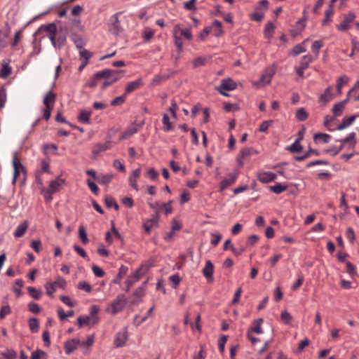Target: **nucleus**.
Here are the masks:
<instances>
[{"mask_svg":"<svg viewBox=\"0 0 359 359\" xmlns=\"http://www.w3.org/2000/svg\"><path fill=\"white\" fill-rule=\"evenodd\" d=\"M122 72H123V71L111 69H104L98 72L97 77H102V79H104L102 85V89H106L113 83L117 82L121 78V74Z\"/></svg>","mask_w":359,"mask_h":359,"instance_id":"obj_1","label":"nucleus"},{"mask_svg":"<svg viewBox=\"0 0 359 359\" xmlns=\"http://www.w3.org/2000/svg\"><path fill=\"white\" fill-rule=\"evenodd\" d=\"M67 34L68 28L66 26H60L53 36H49V39L55 48L60 49L66 43Z\"/></svg>","mask_w":359,"mask_h":359,"instance_id":"obj_2","label":"nucleus"},{"mask_svg":"<svg viewBox=\"0 0 359 359\" xmlns=\"http://www.w3.org/2000/svg\"><path fill=\"white\" fill-rule=\"evenodd\" d=\"M151 267V264H143L138 269H137L135 272L130 275L128 279L125 282V285H128L129 286H133L137 282H138L140 278L149 270Z\"/></svg>","mask_w":359,"mask_h":359,"instance_id":"obj_3","label":"nucleus"},{"mask_svg":"<svg viewBox=\"0 0 359 359\" xmlns=\"http://www.w3.org/2000/svg\"><path fill=\"white\" fill-rule=\"evenodd\" d=\"M126 304V296L123 294H118L116 299L109 305L107 309L108 312L115 315L121 312Z\"/></svg>","mask_w":359,"mask_h":359,"instance_id":"obj_4","label":"nucleus"},{"mask_svg":"<svg viewBox=\"0 0 359 359\" xmlns=\"http://www.w3.org/2000/svg\"><path fill=\"white\" fill-rule=\"evenodd\" d=\"M67 285L66 280L58 276L55 281L54 282H48L45 285V288L46 290V294L51 298H53V294L56 291L57 287H59L62 289H64Z\"/></svg>","mask_w":359,"mask_h":359,"instance_id":"obj_5","label":"nucleus"},{"mask_svg":"<svg viewBox=\"0 0 359 359\" xmlns=\"http://www.w3.org/2000/svg\"><path fill=\"white\" fill-rule=\"evenodd\" d=\"M239 175L238 169H235L232 172L228 174V177L222 180L220 182L219 191L222 192L227 189L229 186L232 185L236 181Z\"/></svg>","mask_w":359,"mask_h":359,"instance_id":"obj_6","label":"nucleus"},{"mask_svg":"<svg viewBox=\"0 0 359 359\" xmlns=\"http://www.w3.org/2000/svg\"><path fill=\"white\" fill-rule=\"evenodd\" d=\"M356 16L353 12H349L344 15V20L340 25L336 26L337 29L341 32H346L351 27V23L354 21Z\"/></svg>","mask_w":359,"mask_h":359,"instance_id":"obj_7","label":"nucleus"},{"mask_svg":"<svg viewBox=\"0 0 359 359\" xmlns=\"http://www.w3.org/2000/svg\"><path fill=\"white\" fill-rule=\"evenodd\" d=\"M121 13H116L113 15L110 18V23L109 25V29L111 34L114 35H118L122 32L121 23L118 20V15Z\"/></svg>","mask_w":359,"mask_h":359,"instance_id":"obj_8","label":"nucleus"},{"mask_svg":"<svg viewBox=\"0 0 359 359\" xmlns=\"http://www.w3.org/2000/svg\"><path fill=\"white\" fill-rule=\"evenodd\" d=\"M128 340V332L127 329L124 328V330L121 332H118L116 334L114 337V344L115 348H121L126 345V343Z\"/></svg>","mask_w":359,"mask_h":359,"instance_id":"obj_9","label":"nucleus"},{"mask_svg":"<svg viewBox=\"0 0 359 359\" xmlns=\"http://www.w3.org/2000/svg\"><path fill=\"white\" fill-rule=\"evenodd\" d=\"M144 122L139 125H136L135 123L132 124L121 133L119 140H123L129 139L138 131L139 128H141Z\"/></svg>","mask_w":359,"mask_h":359,"instance_id":"obj_10","label":"nucleus"},{"mask_svg":"<svg viewBox=\"0 0 359 359\" xmlns=\"http://www.w3.org/2000/svg\"><path fill=\"white\" fill-rule=\"evenodd\" d=\"M143 84L144 83L141 78H139L135 81L128 83L125 88L124 95H127L128 94L132 93L135 90L141 88L143 86Z\"/></svg>","mask_w":359,"mask_h":359,"instance_id":"obj_11","label":"nucleus"},{"mask_svg":"<svg viewBox=\"0 0 359 359\" xmlns=\"http://www.w3.org/2000/svg\"><path fill=\"white\" fill-rule=\"evenodd\" d=\"M80 344L81 341L78 339H72L65 341L64 345L65 353L67 355H70L79 346H80Z\"/></svg>","mask_w":359,"mask_h":359,"instance_id":"obj_12","label":"nucleus"},{"mask_svg":"<svg viewBox=\"0 0 359 359\" xmlns=\"http://www.w3.org/2000/svg\"><path fill=\"white\" fill-rule=\"evenodd\" d=\"M58 28L55 23H50L48 25H42L35 32V35L40 34L41 32H46L49 36H53L55 32Z\"/></svg>","mask_w":359,"mask_h":359,"instance_id":"obj_13","label":"nucleus"},{"mask_svg":"<svg viewBox=\"0 0 359 359\" xmlns=\"http://www.w3.org/2000/svg\"><path fill=\"white\" fill-rule=\"evenodd\" d=\"M222 90L226 91L233 90L237 88L236 83L231 79H222L219 86H217Z\"/></svg>","mask_w":359,"mask_h":359,"instance_id":"obj_14","label":"nucleus"},{"mask_svg":"<svg viewBox=\"0 0 359 359\" xmlns=\"http://www.w3.org/2000/svg\"><path fill=\"white\" fill-rule=\"evenodd\" d=\"M111 148V141H107L105 143H98L93 147L92 152L95 156H97L100 153L105 151Z\"/></svg>","mask_w":359,"mask_h":359,"instance_id":"obj_15","label":"nucleus"},{"mask_svg":"<svg viewBox=\"0 0 359 359\" xmlns=\"http://www.w3.org/2000/svg\"><path fill=\"white\" fill-rule=\"evenodd\" d=\"M256 154L255 151L252 148H243L240 151V156L238 158V163L239 167L243 165V160L252 154Z\"/></svg>","mask_w":359,"mask_h":359,"instance_id":"obj_16","label":"nucleus"},{"mask_svg":"<svg viewBox=\"0 0 359 359\" xmlns=\"http://www.w3.org/2000/svg\"><path fill=\"white\" fill-rule=\"evenodd\" d=\"M65 183V180L58 176L55 180L50 182L48 190L50 193H55L60 190L61 186Z\"/></svg>","mask_w":359,"mask_h":359,"instance_id":"obj_17","label":"nucleus"},{"mask_svg":"<svg viewBox=\"0 0 359 359\" xmlns=\"http://www.w3.org/2000/svg\"><path fill=\"white\" fill-rule=\"evenodd\" d=\"M257 179L259 182L266 184L274 181L276 179V175L271 172H264L259 173Z\"/></svg>","mask_w":359,"mask_h":359,"instance_id":"obj_18","label":"nucleus"},{"mask_svg":"<svg viewBox=\"0 0 359 359\" xmlns=\"http://www.w3.org/2000/svg\"><path fill=\"white\" fill-rule=\"evenodd\" d=\"M29 227V222L27 220L21 222L15 230L13 235L15 238L22 237Z\"/></svg>","mask_w":359,"mask_h":359,"instance_id":"obj_19","label":"nucleus"},{"mask_svg":"<svg viewBox=\"0 0 359 359\" xmlns=\"http://www.w3.org/2000/svg\"><path fill=\"white\" fill-rule=\"evenodd\" d=\"M140 174H141V168H138L135 169V170H133L129 177L130 184L136 191L139 190L138 186L137 184V180L140 177Z\"/></svg>","mask_w":359,"mask_h":359,"instance_id":"obj_20","label":"nucleus"},{"mask_svg":"<svg viewBox=\"0 0 359 359\" xmlns=\"http://www.w3.org/2000/svg\"><path fill=\"white\" fill-rule=\"evenodd\" d=\"M128 271V267L125 265H121L118 269V273L115 278L111 280V283L120 285L121 281L124 276L127 274Z\"/></svg>","mask_w":359,"mask_h":359,"instance_id":"obj_21","label":"nucleus"},{"mask_svg":"<svg viewBox=\"0 0 359 359\" xmlns=\"http://www.w3.org/2000/svg\"><path fill=\"white\" fill-rule=\"evenodd\" d=\"M276 73L273 67H268L266 69L264 73L261 76V81L264 83H270L271 79Z\"/></svg>","mask_w":359,"mask_h":359,"instance_id":"obj_22","label":"nucleus"},{"mask_svg":"<svg viewBox=\"0 0 359 359\" xmlns=\"http://www.w3.org/2000/svg\"><path fill=\"white\" fill-rule=\"evenodd\" d=\"M358 116V115H353L348 118L344 117L342 119L341 123L337 127V130H342L346 128L347 127L350 126Z\"/></svg>","mask_w":359,"mask_h":359,"instance_id":"obj_23","label":"nucleus"},{"mask_svg":"<svg viewBox=\"0 0 359 359\" xmlns=\"http://www.w3.org/2000/svg\"><path fill=\"white\" fill-rule=\"evenodd\" d=\"M55 100L56 95L50 90L46 94L43 102L45 107H54Z\"/></svg>","mask_w":359,"mask_h":359,"instance_id":"obj_24","label":"nucleus"},{"mask_svg":"<svg viewBox=\"0 0 359 359\" xmlns=\"http://www.w3.org/2000/svg\"><path fill=\"white\" fill-rule=\"evenodd\" d=\"M177 32H179L180 34V36H184L186 39L188 41H191L193 38L192 34H191V27H187L184 29L180 28V26L178 25L175 26L174 29Z\"/></svg>","mask_w":359,"mask_h":359,"instance_id":"obj_25","label":"nucleus"},{"mask_svg":"<svg viewBox=\"0 0 359 359\" xmlns=\"http://www.w3.org/2000/svg\"><path fill=\"white\" fill-rule=\"evenodd\" d=\"M213 271L214 266L210 260H208L203 269V274L208 280L212 279Z\"/></svg>","mask_w":359,"mask_h":359,"instance_id":"obj_26","label":"nucleus"},{"mask_svg":"<svg viewBox=\"0 0 359 359\" xmlns=\"http://www.w3.org/2000/svg\"><path fill=\"white\" fill-rule=\"evenodd\" d=\"M91 111L81 110L77 117L78 121L83 124H89L91 117Z\"/></svg>","mask_w":359,"mask_h":359,"instance_id":"obj_27","label":"nucleus"},{"mask_svg":"<svg viewBox=\"0 0 359 359\" xmlns=\"http://www.w3.org/2000/svg\"><path fill=\"white\" fill-rule=\"evenodd\" d=\"M330 139H331V135H330L329 134H326V133H316L313 135V141L316 144H318L320 142L328 143L329 141L330 140Z\"/></svg>","mask_w":359,"mask_h":359,"instance_id":"obj_28","label":"nucleus"},{"mask_svg":"<svg viewBox=\"0 0 359 359\" xmlns=\"http://www.w3.org/2000/svg\"><path fill=\"white\" fill-rule=\"evenodd\" d=\"M332 88L331 86L327 87L323 94L319 97V102L327 103L332 99Z\"/></svg>","mask_w":359,"mask_h":359,"instance_id":"obj_29","label":"nucleus"},{"mask_svg":"<svg viewBox=\"0 0 359 359\" xmlns=\"http://www.w3.org/2000/svg\"><path fill=\"white\" fill-rule=\"evenodd\" d=\"M148 280L144 281L134 292L133 295L135 297L142 298L145 295Z\"/></svg>","mask_w":359,"mask_h":359,"instance_id":"obj_30","label":"nucleus"},{"mask_svg":"<svg viewBox=\"0 0 359 359\" xmlns=\"http://www.w3.org/2000/svg\"><path fill=\"white\" fill-rule=\"evenodd\" d=\"M341 142L343 144L349 143L352 148H354L356 144L355 133L352 132L348 135L345 138L337 140Z\"/></svg>","mask_w":359,"mask_h":359,"instance_id":"obj_31","label":"nucleus"},{"mask_svg":"<svg viewBox=\"0 0 359 359\" xmlns=\"http://www.w3.org/2000/svg\"><path fill=\"white\" fill-rule=\"evenodd\" d=\"M313 60H314V58L311 55H310V54L305 55L302 57L301 61L299 65V67H300L304 69H306L309 67V65L311 62H313Z\"/></svg>","mask_w":359,"mask_h":359,"instance_id":"obj_32","label":"nucleus"},{"mask_svg":"<svg viewBox=\"0 0 359 359\" xmlns=\"http://www.w3.org/2000/svg\"><path fill=\"white\" fill-rule=\"evenodd\" d=\"M263 321H264V320L262 318L255 320H254L255 326L253 327H251L248 332H253L258 334H262L263 332V330L262 329V324Z\"/></svg>","mask_w":359,"mask_h":359,"instance_id":"obj_33","label":"nucleus"},{"mask_svg":"<svg viewBox=\"0 0 359 359\" xmlns=\"http://www.w3.org/2000/svg\"><path fill=\"white\" fill-rule=\"evenodd\" d=\"M17 353L13 349H6L0 353V359H16Z\"/></svg>","mask_w":359,"mask_h":359,"instance_id":"obj_34","label":"nucleus"},{"mask_svg":"<svg viewBox=\"0 0 359 359\" xmlns=\"http://www.w3.org/2000/svg\"><path fill=\"white\" fill-rule=\"evenodd\" d=\"M113 178V174L100 175L96 178V181L100 184L107 185L111 182Z\"/></svg>","mask_w":359,"mask_h":359,"instance_id":"obj_35","label":"nucleus"},{"mask_svg":"<svg viewBox=\"0 0 359 359\" xmlns=\"http://www.w3.org/2000/svg\"><path fill=\"white\" fill-rule=\"evenodd\" d=\"M300 142H301L299 140H295L286 148V150L294 154L301 152L303 149V147L301 145Z\"/></svg>","mask_w":359,"mask_h":359,"instance_id":"obj_36","label":"nucleus"},{"mask_svg":"<svg viewBox=\"0 0 359 359\" xmlns=\"http://www.w3.org/2000/svg\"><path fill=\"white\" fill-rule=\"evenodd\" d=\"M212 28L214 29V35L216 37L223 34L222 24L220 21L215 20L212 22Z\"/></svg>","mask_w":359,"mask_h":359,"instance_id":"obj_37","label":"nucleus"},{"mask_svg":"<svg viewBox=\"0 0 359 359\" xmlns=\"http://www.w3.org/2000/svg\"><path fill=\"white\" fill-rule=\"evenodd\" d=\"M23 286L24 282L22 279H17L15 281V284L13 287V290L15 293L17 297H20L22 296V293L21 289Z\"/></svg>","mask_w":359,"mask_h":359,"instance_id":"obj_38","label":"nucleus"},{"mask_svg":"<svg viewBox=\"0 0 359 359\" xmlns=\"http://www.w3.org/2000/svg\"><path fill=\"white\" fill-rule=\"evenodd\" d=\"M269 189L273 193L276 194H280L287 190V186L283 185L280 183H278L273 186L269 187Z\"/></svg>","mask_w":359,"mask_h":359,"instance_id":"obj_39","label":"nucleus"},{"mask_svg":"<svg viewBox=\"0 0 359 359\" xmlns=\"http://www.w3.org/2000/svg\"><path fill=\"white\" fill-rule=\"evenodd\" d=\"M57 150V146L55 144H45L43 145V151L45 155L50 154H55Z\"/></svg>","mask_w":359,"mask_h":359,"instance_id":"obj_40","label":"nucleus"},{"mask_svg":"<svg viewBox=\"0 0 359 359\" xmlns=\"http://www.w3.org/2000/svg\"><path fill=\"white\" fill-rule=\"evenodd\" d=\"M323 46V42L321 40L313 41L311 46V50L315 54V58H318L320 48Z\"/></svg>","mask_w":359,"mask_h":359,"instance_id":"obj_41","label":"nucleus"},{"mask_svg":"<svg viewBox=\"0 0 359 359\" xmlns=\"http://www.w3.org/2000/svg\"><path fill=\"white\" fill-rule=\"evenodd\" d=\"M275 27L271 22H269L264 28V34L265 38L270 39L274 32Z\"/></svg>","mask_w":359,"mask_h":359,"instance_id":"obj_42","label":"nucleus"},{"mask_svg":"<svg viewBox=\"0 0 359 359\" xmlns=\"http://www.w3.org/2000/svg\"><path fill=\"white\" fill-rule=\"evenodd\" d=\"M349 79L346 76H340L337 81V90L339 94L341 93V89L344 85L348 83Z\"/></svg>","mask_w":359,"mask_h":359,"instance_id":"obj_43","label":"nucleus"},{"mask_svg":"<svg viewBox=\"0 0 359 359\" xmlns=\"http://www.w3.org/2000/svg\"><path fill=\"white\" fill-rule=\"evenodd\" d=\"M98 311H99V309L97 306L93 305L90 307V317L92 319V325H95V324L97 323L99 321V318L97 316Z\"/></svg>","mask_w":359,"mask_h":359,"instance_id":"obj_44","label":"nucleus"},{"mask_svg":"<svg viewBox=\"0 0 359 359\" xmlns=\"http://www.w3.org/2000/svg\"><path fill=\"white\" fill-rule=\"evenodd\" d=\"M29 330L32 333H36L39 332V323L37 318H31L29 320Z\"/></svg>","mask_w":359,"mask_h":359,"instance_id":"obj_45","label":"nucleus"},{"mask_svg":"<svg viewBox=\"0 0 359 359\" xmlns=\"http://www.w3.org/2000/svg\"><path fill=\"white\" fill-rule=\"evenodd\" d=\"M177 32L174 29V39L175 45L178 52H182L183 50V41L180 36H177Z\"/></svg>","mask_w":359,"mask_h":359,"instance_id":"obj_46","label":"nucleus"},{"mask_svg":"<svg viewBox=\"0 0 359 359\" xmlns=\"http://www.w3.org/2000/svg\"><path fill=\"white\" fill-rule=\"evenodd\" d=\"M345 107L341 104L340 102L336 103L333 105V107L332 109V111L334 116H340Z\"/></svg>","mask_w":359,"mask_h":359,"instance_id":"obj_47","label":"nucleus"},{"mask_svg":"<svg viewBox=\"0 0 359 359\" xmlns=\"http://www.w3.org/2000/svg\"><path fill=\"white\" fill-rule=\"evenodd\" d=\"M7 100V93L6 89L4 86H1L0 88V110H1L6 102Z\"/></svg>","mask_w":359,"mask_h":359,"instance_id":"obj_48","label":"nucleus"},{"mask_svg":"<svg viewBox=\"0 0 359 359\" xmlns=\"http://www.w3.org/2000/svg\"><path fill=\"white\" fill-rule=\"evenodd\" d=\"M71 39L78 49L80 50L83 48V46L85 45V42L81 36L76 34H72Z\"/></svg>","mask_w":359,"mask_h":359,"instance_id":"obj_49","label":"nucleus"},{"mask_svg":"<svg viewBox=\"0 0 359 359\" xmlns=\"http://www.w3.org/2000/svg\"><path fill=\"white\" fill-rule=\"evenodd\" d=\"M306 51V48L303 43H299L294 46L291 51V54L293 56L299 55L301 53H305Z\"/></svg>","mask_w":359,"mask_h":359,"instance_id":"obj_50","label":"nucleus"},{"mask_svg":"<svg viewBox=\"0 0 359 359\" xmlns=\"http://www.w3.org/2000/svg\"><path fill=\"white\" fill-rule=\"evenodd\" d=\"M30 359H47V353L40 349L33 351Z\"/></svg>","mask_w":359,"mask_h":359,"instance_id":"obj_51","label":"nucleus"},{"mask_svg":"<svg viewBox=\"0 0 359 359\" xmlns=\"http://www.w3.org/2000/svg\"><path fill=\"white\" fill-rule=\"evenodd\" d=\"M308 113L304 108H299L297 110L295 117L299 121H304L308 118Z\"/></svg>","mask_w":359,"mask_h":359,"instance_id":"obj_52","label":"nucleus"},{"mask_svg":"<svg viewBox=\"0 0 359 359\" xmlns=\"http://www.w3.org/2000/svg\"><path fill=\"white\" fill-rule=\"evenodd\" d=\"M12 72L11 67L8 64H3L0 72V76L6 79Z\"/></svg>","mask_w":359,"mask_h":359,"instance_id":"obj_53","label":"nucleus"},{"mask_svg":"<svg viewBox=\"0 0 359 359\" xmlns=\"http://www.w3.org/2000/svg\"><path fill=\"white\" fill-rule=\"evenodd\" d=\"M162 123L164 125L163 130L165 132H168L172 130V123L170 121L169 116L165 114L162 118Z\"/></svg>","mask_w":359,"mask_h":359,"instance_id":"obj_54","label":"nucleus"},{"mask_svg":"<svg viewBox=\"0 0 359 359\" xmlns=\"http://www.w3.org/2000/svg\"><path fill=\"white\" fill-rule=\"evenodd\" d=\"M27 290L29 292V295L34 299L39 300L41 297V292L40 290H36L33 287H28Z\"/></svg>","mask_w":359,"mask_h":359,"instance_id":"obj_55","label":"nucleus"},{"mask_svg":"<svg viewBox=\"0 0 359 359\" xmlns=\"http://www.w3.org/2000/svg\"><path fill=\"white\" fill-rule=\"evenodd\" d=\"M79 234L82 243L83 245H86L88 243L89 240L88 238V236L83 226H79Z\"/></svg>","mask_w":359,"mask_h":359,"instance_id":"obj_56","label":"nucleus"},{"mask_svg":"<svg viewBox=\"0 0 359 359\" xmlns=\"http://www.w3.org/2000/svg\"><path fill=\"white\" fill-rule=\"evenodd\" d=\"M79 326L88 325L92 324V319L90 316H79L77 319Z\"/></svg>","mask_w":359,"mask_h":359,"instance_id":"obj_57","label":"nucleus"},{"mask_svg":"<svg viewBox=\"0 0 359 359\" xmlns=\"http://www.w3.org/2000/svg\"><path fill=\"white\" fill-rule=\"evenodd\" d=\"M269 1L267 0H261L255 6V10L258 11L265 12L268 10Z\"/></svg>","mask_w":359,"mask_h":359,"instance_id":"obj_58","label":"nucleus"},{"mask_svg":"<svg viewBox=\"0 0 359 359\" xmlns=\"http://www.w3.org/2000/svg\"><path fill=\"white\" fill-rule=\"evenodd\" d=\"M334 14L333 6L330 4L329 8L325 12V18L323 20V25H325L326 23L330 20V18Z\"/></svg>","mask_w":359,"mask_h":359,"instance_id":"obj_59","label":"nucleus"},{"mask_svg":"<svg viewBox=\"0 0 359 359\" xmlns=\"http://www.w3.org/2000/svg\"><path fill=\"white\" fill-rule=\"evenodd\" d=\"M264 16V13L262 11H256L250 15L251 20L260 22Z\"/></svg>","mask_w":359,"mask_h":359,"instance_id":"obj_60","label":"nucleus"},{"mask_svg":"<svg viewBox=\"0 0 359 359\" xmlns=\"http://www.w3.org/2000/svg\"><path fill=\"white\" fill-rule=\"evenodd\" d=\"M98 72L95 73L88 82L87 86L90 88H94L97 85V82L102 79V77H97Z\"/></svg>","mask_w":359,"mask_h":359,"instance_id":"obj_61","label":"nucleus"},{"mask_svg":"<svg viewBox=\"0 0 359 359\" xmlns=\"http://www.w3.org/2000/svg\"><path fill=\"white\" fill-rule=\"evenodd\" d=\"M207 62V58L205 57H198L193 61V66L194 68L203 66Z\"/></svg>","mask_w":359,"mask_h":359,"instance_id":"obj_62","label":"nucleus"},{"mask_svg":"<svg viewBox=\"0 0 359 359\" xmlns=\"http://www.w3.org/2000/svg\"><path fill=\"white\" fill-rule=\"evenodd\" d=\"M28 309L30 312L34 314H38L41 312V308L36 303L30 302L28 304Z\"/></svg>","mask_w":359,"mask_h":359,"instance_id":"obj_63","label":"nucleus"},{"mask_svg":"<svg viewBox=\"0 0 359 359\" xmlns=\"http://www.w3.org/2000/svg\"><path fill=\"white\" fill-rule=\"evenodd\" d=\"M11 313V309L9 305L3 306L0 309V319H4L7 315Z\"/></svg>","mask_w":359,"mask_h":359,"instance_id":"obj_64","label":"nucleus"}]
</instances>
